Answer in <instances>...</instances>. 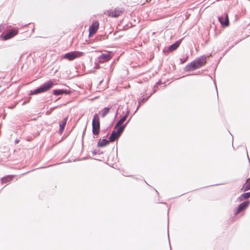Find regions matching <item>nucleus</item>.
Listing matches in <instances>:
<instances>
[{
	"instance_id": "nucleus-1",
	"label": "nucleus",
	"mask_w": 250,
	"mask_h": 250,
	"mask_svg": "<svg viewBox=\"0 0 250 250\" xmlns=\"http://www.w3.org/2000/svg\"><path fill=\"white\" fill-rule=\"evenodd\" d=\"M206 58L205 57L202 56L195 60L186 66V70L191 71L200 68L205 64L206 62Z\"/></svg>"
},
{
	"instance_id": "nucleus-2",
	"label": "nucleus",
	"mask_w": 250,
	"mask_h": 250,
	"mask_svg": "<svg viewBox=\"0 0 250 250\" xmlns=\"http://www.w3.org/2000/svg\"><path fill=\"white\" fill-rule=\"evenodd\" d=\"M54 84V83L52 81H49L45 83H44L41 86L39 87L38 88L31 91L30 94H38L41 93H43L49 90Z\"/></svg>"
},
{
	"instance_id": "nucleus-3",
	"label": "nucleus",
	"mask_w": 250,
	"mask_h": 250,
	"mask_svg": "<svg viewBox=\"0 0 250 250\" xmlns=\"http://www.w3.org/2000/svg\"><path fill=\"white\" fill-rule=\"evenodd\" d=\"M100 130V118L98 114H95L92 120V132L94 135H98Z\"/></svg>"
},
{
	"instance_id": "nucleus-4",
	"label": "nucleus",
	"mask_w": 250,
	"mask_h": 250,
	"mask_svg": "<svg viewBox=\"0 0 250 250\" xmlns=\"http://www.w3.org/2000/svg\"><path fill=\"white\" fill-rule=\"evenodd\" d=\"M83 55L84 53L81 51H73L64 54L63 56V58L69 61H72L76 58L83 56Z\"/></svg>"
},
{
	"instance_id": "nucleus-5",
	"label": "nucleus",
	"mask_w": 250,
	"mask_h": 250,
	"mask_svg": "<svg viewBox=\"0 0 250 250\" xmlns=\"http://www.w3.org/2000/svg\"><path fill=\"white\" fill-rule=\"evenodd\" d=\"M124 129V127H120L117 128L115 126L114 130L113 131L112 134L109 138L110 142H114L121 135V133Z\"/></svg>"
},
{
	"instance_id": "nucleus-6",
	"label": "nucleus",
	"mask_w": 250,
	"mask_h": 250,
	"mask_svg": "<svg viewBox=\"0 0 250 250\" xmlns=\"http://www.w3.org/2000/svg\"><path fill=\"white\" fill-rule=\"evenodd\" d=\"M99 27V23L98 21H94L93 22L92 25L89 27V36H91L93 34H95L97 32Z\"/></svg>"
},
{
	"instance_id": "nucleus-7",
	"label": "nucleus",
	"mask_w": 250,
	"mask_h": 250,
	"mask_svg": "<svg viewBox=\"0 0 250 250\" xmlns=\"http://www.w3.org/2000/svg\"><path fill=\"white\" fill-rule=\"evenodd\" d=\"M111 58V56L110 55V53L106 52L105 53L102 54L101 56H100L98 58L99 62L103 63L106 61H108Z\"/></svg>"
},
{
	"instance_id": "nucleus-8",
	"label": "nucleus",
	"mask_w": 250,
	"mask_h": 250,
	"mask_svg": "<svg viewBox=\"0 0 250 250\" xmlns=\"http://www.w3.org/2000/svg\"><path fill=\"white\" fill-rule=\"evenodd\" d=\"M219 21L222 26L226 27L229 25V20L227 14H225L224 16L219 17Z\"/></svg>"
},
{
	"instance_id": "nucleus-9",
	"label": "nucleus",
	"mask_w": 250,
	"mask_h": 250,
	"mask_svg": "<svg viewBox=\"0 0 250 250\" xmlns=\"http://www.w3.org/2000/svg\"><path fill=\"white\" fill-rule=\"evenodd\" d=\"M250 202L249 201L241 203L238 206V207L236 211L235 214H237L241 211L245 209L249 206V205H250Z\"/></svg>"
},
{
	"instance_id": "nucleus-10",
	"label": "nucleus",
	"mask_w": 250,
	"mask_h": 250,
	"mask_svg": "<svg viewBox=\"0 0 250 250\" xmlns=\"http://www.w3.org/2000/svg\"><path fill=\"white\" fill-rule=\"evenodd\" d=\"M123 12L122 9H115L114 10H111L108 11V15L112 17H117Z\"/></svg>"
},
{
	"instance_id": "nucleus-11",
	"label": "nucleus",
	"mask_w": 250,
	"mask_h": 250,
	"mask_svg": "<svg viewBox=\"0 0 250 250\" xmlns=\"http://www.w3.org/2000/svg\"><path fill=\"white\" fill-rule=\"evenodd\" d=\"M18 30H12L9 33H8L3 38L4 40H7L9 39H11L13 37L15 36L18 34Z\"/></svg>"
},
{
	"instance_id": "nucleus-12",
	"label": "nucleus",
	"mask_w": 250,
	"mask_h": 250,
	"mask_svg": "<svg viewBox=\"0 0 250 250\" xmlns=\"http://www.w3.org/2000/svg\"><path fill=\"white\" fill-rule=\"evenodd\" d=\"M67 119H68L67 117L65 118L63 120V121L60 124L59 132L61 134H62V132L63 131V130H64V127L66 125Z\"/></svg>"
},
{
	"instance_id": "nucleus-13",
	"label": "nucleus",
	"mask_w": 250,
	"mask_h": 250,
	"mask_svg": "<svg viewBox=\"0 0 250 250\" xmlns=\"http://www.w3.org/2000/svg\"><path fill=\"white\" fill-rule=\"evenodd\" d=\"M249 189H250V178H248L247 180L241 188V190L243 191H246Z\"/></svg>"
},
{
	"instance_id": "nucleus-14",
	"label": "nucleus",
	"mask_w": 250,
	"mask_h": 250,
	"mask_svg": "<svg viewBox=\"0 0 250 250\" xmlns=\"http://www.w3.org/2000/svg\"><path fill=\"white\" fill-rule=\"evenodd\" d=\"M14 178L13 175H8L3 177L1 179V183L2 184H6L10 182Z\"/></svg>"
},
{
	"instance_id": "nucleus-15",
	"label": "nucleus",
	"mask_w": 250,
	"mask_h": 250,
	"mask_svg": "<svg viewBox=\"0 0 250 250\" xmlns=\"http://www.w3.org/2000/svg\"><path fill=\"white\" fill-rule=\"evenodd\" d=\"M127 116V115H125V116H124L119 120V121L117 123V124L116 125V126L117 127V128L120 127H125V125H122L123 124V123L126 120Z\"/></svg>"
},
{
	"instance_id": "nucleus-16",
	"label": "nucleus",
	"mask_w": 250,
	"mask_h": 250,
	"mask_svg": "<svg viewBox=\"0 0 250 250\" xmlns=\"http://www.w3.org/2000/svg\"><path fill=\"white\" fill-rule=\"evenodd\" d=\"M181 41H177L175 43L171 45L169 47V50L170 51H172L175 50L180 45Z\"/></svg>"
},
{
	"instance_id": "nucleus-17",
	"label": "nucleus",
	"mask_w": 250,
	"mask_h": 250,
	"mask_svg": "<svg viewBox=\"0 0 250 250\" xmlns=\"http://www.w3.org/2000/svg\"><path fill=\"white\" fill-rule=\"evenodd\" d=\"M108 144V141L106 139H103L98 142V146L103 147Z\"/></svg>"
},
{
	"instance_id": "nucleus-18",
	"label": "nucleus",
	"mask_w": 250,
	"mask_h": 250,
	"mask_svg": "<svg viewBox=\"0 0 250 250\" xmlns=\"http://www.w3.org/2000/svg\"><path fill=\"white\" fill-rule=\"evenodd\" d=\"M67 93V91L65 90L57 89V90H53V93L55 95H61L63 93Z\"/></svg>"
},
{
	"instance_id": "nucleus-19",
	"label": "nucleus",
	"mask_w": 250,
	"mask_h": 250,
	"mask_svg": "<svg viewBox=\"0 0 250 250\" xmlns=\"http://www.w3.org/2000/svg\"><path fill=\"white\" fill-rule=\"evenodd\" d=\"M250 197V192L242 194L240 197V199L241 201L244 199H248Z\"/></svg>"
},
{
	"instance_id": "nucleus-20",
	"label": "nucleus",
	"mask_w": 250,
	"mask_h": 250,
	"mask_svg": "<svg viewBox=\"0 0 250 250\" xmlns=\"http://www.w3.org/2000/svg\"><path fill=\"white\" fill-rule=\"evenodd\" d=\"M108 110H105L103 113V117H104L108 113Z\"/></svg>"
},
{
	"instance_id": "nucleus-21",
	"label": "nucleus",
	"mask_w": 250,
	"mask_h": 250,
	"mask_svg": "<svg viewBox=\"0 0 250 250\" xmlns=\"http://www.w3.org/2000/svg\"><path fill=\"white\" fill-rule=\"evenodd\" d=\"M1 29H1V26H0V32L1 31Z\"/></svg>"
},
{
	"instance_id": "nucleus-22",
	"label": "nucleus",
	"mask_w": 250,
	"mask_h": 250,
	"mask_svg": "<svg viewBox=\"0 0 250 250\" xmlns=\"http://www.w3.org/2000/svg\"><path fill=\"white\" fill-rule=\"evenodd\" d=\"M185 62V61H184V60H182V63H184Z\"/></svg>"
},
{
	"instance_id": "nucleus-23",
	"label": "nucleus",
	"mask_w": 250,
	"mask_h": 250,
	"mask_svg": "<svg viewBox=\"0 0 250 250\" xmlns=\"http://www.w3.org/2000/svg\"><path fill=\"white\" fill-rule=\"evenodd\" d=\"M185 62V61H184V60H182V63H184Z\"/></svg>"
}]
</instances>
